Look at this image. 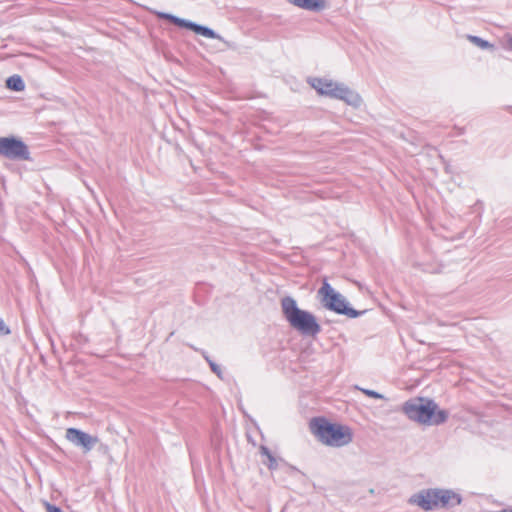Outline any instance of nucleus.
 <instances>
[{"label":"nucleus","mask_w":512,"mask_h":512,"mask_svg":"<svg viewBox=\"0 0 512 512\" xmlns=\"http://www.w3.org/2000/svg\"><path fill=\"white\" fill-rule=\"evenodd\" d=\"M403 411L413 421L425 425H440L448 419V413L439 409L431 399L413 398L405 402Z\"/></svg>","instance_id":"obj_1"},{"label":"nucleus","mask_w":512,"mask_h":512,"mask_svg":"<svg viewBox=\"0 0 512 512\" xmlns=\"http://www.w3.org/2000/svg\"><path fill=\"white\" fill-rule=\"evenodd\" d=\"M310 428L315 437L323 444L331 447H343L353 440L351 428L345 425L333 424L324 418H314Z\"/></svg>","instance_id":"obj_2"},{"label":"nucleus","mask_w":512,"mask_h":512,"mask_svg":"<svg viewBox=\"0 0 512 512\" xmlns=\"http://www.w3.org/2000/svg\"><path fill=\"white\" fill-rule=\"evenodd\" d=\"M281 308L289 324L304 335L315 336L321 331L315 316L297 306L296 300L286 296L281 300Z\"/></svg>","instance_id":"obj_3"},{"label":"nucleus","mask_w":512,"mask_h":512,"mask_svg":"<svg viewBox=\"0 0 512 512\" xmlns=\"http://www.w3.org/2000/svg\"><path fill=\"white\" fill-rule=\"evenodd\" d=\"M308 82L320 95L342 100L354 108L362 105L361 96L343 83L327 78H310Z\"/></svg>","instance_id":"obj_4"},{"label":"nucleus","mask_w":512,"mask_h":512,"mask_svg":"<svg viewBox=\"0 0 512 512\" xmlns=\"http://www.w3.org/2000/svg\"><path fill=\"white\" fill-rule=\"evenodd\" d=\"M318 295L326 309L338 314L346 315L349 318H357L364 313V311H357L349 307L346 298L334 290L326 280L323 281L322 286L318 290Z\"/></svg>","instance_id":"obj_5"},{"label":"nucleus","mask_w":512,"mask_h":512,"mask_svg":"<svg viewBox=\"0 0 512 512\" xmlns=\"http://www.w3.org/2000/svg\"><path fill=\"white\" fill-rule=\"evenodd\" d=\"M158 16L160 18L167 19V20L171 21L172 23H174L175 25H177L179 27H183V28L192 30L196 34L201 35L203 37L217 39V40L221 41L222 43H224V45L227 48L234 47L231 42L225 40L221 35H219L218 33H216L214 30H212L209 27L197 24L195 22H192V21H189L186 19L179 18L177 16H174V15L168 14V13L162 12V13H159Z\"/></svg>","instance_id":"obj_6"},{"label":"nucleus","mask_w":512,"mask_h":512,"mask_svg":"<svg viewBox=\"0 0 512 512\" xmlns=\"http://www.w3.org/2000/svg\"><path fill=\"white\" fill-rule=\"evenodd\" d=\"M0 155L12 160H27L29 151L26 144L15 137H0Z\"/></svg>","instance_id":"obj_7"},{"label":"nucleus","mask_w":512,"mask_h":512,"mask_svg":"<svg viewBox=\"0 0 512 512\" xmlns=\"http://www.w3.org/2000/svg\"><path fill=\"white\" fill-rule=\"evenodd\" d=\"M65 437L73 445L81 447L85 453L91 451L98 443L97 437L91 436L76 428H68Z\"/></svg>","instance_id":"obj_8"},{"label":"nucleus","mask_w":512,"mask_h":512,"mask_svg":"<svg viewBox=\"0 0 512 512\" xmlns=\"http://www.w3.org/2000/svg\"><path fill=\"white\" fill-rule=\"evenodd\" d=\"M437 489L422 490L410 497L409 503L419 506L425 511L438 508Z\"/></svg>","instance_id":"obj_9"},{"label":"nucleus","mask_w":512,"mask_h":512,"mask_svg":"<svg viewBox=\"0 0 512 512\" xmlns=\"http://www.w3.org/2000/svg\"><path fill=\"white\" fill-rule=\"evenodd\" d=\"M438 507L456 506L461 503L459 494L452 490L437 489Z\"/></svg>","instance_id":"obj_10"},{"label":"nucleus","mask_w":512,"mask_h":512,"mask_svg":"<svg viewBox=\"0 0 512 512\" xmlns=\"http://www.w3.org/2000/svg\"><path fill=\"white\" fill-rule=\"evenodd\" d=\"M289 3L304 10L319 12L327 7L326 0H287Z\"/></svg>","instance_id":"obj_11"},{"label":"nucleus","mask_w":512,"mask_h":512,"mask_svg":"<svg viewBox=\"0 0 512 512\" xmlns=\"http://www.w3.org/2000/svg\"><path fill=\"white\" fill-rule=\"evenodd\" d=\"M6 87L13 91H23L25 89V83L21 76L12 75L6 80Z\"/></svg>","instance_id":"obj_12"},{"label":"nucleus","mask_w":512,"mask_h":512,"mask_svg":"<svg viewBox=\"0 0 512 512\" xmlns=\"http://www.w3.org/2000/svg\"><path fill=\"white\" fill-rule=\"evenodd\" d=\"M466 39L471 42L476 47L482 49V50H493L494 45L487 40L482 39L481 37L474 36V35H466Z\"/></svg>","instance_id":"obj_13"},{"label":"nucleus","mask_w":512,"mask_h":512,"mask_svg":"<svg viewBox=\"0 0 512 512\" xmlns=\"http://www.w3.org/2000/svg\"><path fill=\"white\" fill-rule=\"evenodd\" d=\"M260 452L262 455L266 456V458H267V461H264V464H266L268 466V468L271 470L276 469L277 468V460L272 455L270 450L266 446H261Z\"/></svg>","instance_id":"obj_14"},{"label":"nucleus","mask_w":512,"mask_h":512,"mask_svg":"<svg viewBox=\"0 0 512 512\" xmlns=\"http://www.w3.org/2000/svg\"><path fill=\"white\" fill-rule=\"evenodd\" d=\"M355 388L360 390L362 393H364L368 397L375 398V399H385L384 395H382L374 390L361 388L359 386H355Z\"/></svg>","instance_id":"obj_15"},{"label":"nucleus","mask_w":512,"mask_h":512,"mask_svg":"<svg viewBox=\"0 0 512 512\" xmlns=\"http://www.w3.org/2000/svg\"><path fill=\"white\" fill-rule=\"evenodd\" d=\"M207 362L209 363V366L211 370L220 378H222V370L219 365H217L215 362L210 360L208 357H206Z\"/></svg>","instance_id":"obj_16"},{"label":"nucleus","mask_w":512,"mask_h":512,"mask_svg":"<svg viewBox=\"0 0 512 512\" xmlns=\"http://www.w3.org/2000/svg\"><path fill=\"white\" fill-rule=\"evenodd\" d=\"M8 334H10V329L4 323V321L0 318V336H4V335H8Z\"/></svg>","instance_id":"obj_17"},{"label":"nucleus","mask_w":512,"mask_h":512,"mask_svg":"<svg viewBox=\"0 0 512 512\" xmlns=\"http://www.w3.org/2000/svg\"><path fill=\"white\" fill-rule=\"evenodd\" d=\"M47 512H62V510L54 505L46 503Z\"/></svg>","instance_id":"obj_18"},{"label":"nucleus","mask_w":512,"mask_h":512,"mask_svg":"<svg viewBox=\"0 0 512 512\" xmlns=\"http://www.w3.org/2000/svg\"><path fill=\"white\" fill-rule=\"evenodd\" d=\"M508 45L512 49V37L508 39Z\"/></svg>","instance_id":"obj_19"}]
</instances>
